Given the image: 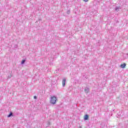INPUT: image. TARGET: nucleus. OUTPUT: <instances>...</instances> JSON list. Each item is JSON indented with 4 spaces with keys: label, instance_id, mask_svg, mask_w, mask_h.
I'll use <instances>...</instances> for the list:
<instances>
[{
    "label": "nucleus",
    "instance_id": "obj_1",
    "mask_svg": "<svg viewBox=\"0 0 128 128\" xmlns=\"http://www.w3.org/2000/svg\"><path fill=\"white\" fill-rule=\"evenodd\" d=\"M57 100L58 98L56 96H51L50 98V104H56Z\"/></svg>",
    "mask_w": 128,
    "mask_h": 128
},
{
    "label": "nucleus",
    "instance_id": "obj_2",
    "mask_svg": "<svg viewBox=\"0 0 128 128\" xmlns=\"http://www.w3.org/2000/svg\"><path fill=\"white\" fill-rule=\"evenodd\" d=\"M66 81V78H64L62 80V86H65Z\"/></svg>",
    "mask_w": 128,
    "mask_h": 128
},
{
    "label": "nucleus",
    "instance_id": "obj_3",
    "mask_svg": "<svg viewBox=\"0 0 128 128\" xmlns=\"http://www.w3.org/2000/svg\"><path fill=\"white\" fill-rule=\"evenodd\" d=\"M12 73H10L9 74H8V76L7 77L8 80H10V78H12Z\"/></svg>",
    "mask_w": 128,
    "mask_h": 128
},
{
    "label": "nucleus",
    "instance_id": "obj_4",
    "mask_svg": "<svg viewBox=\"0 0 128 128\" xmlns=\"http://www.w3.org/2000/svg\"><path fill=\"white\" fill-rule=\"evenodd\" d=\"M84 92L86 94H88V92H90V88H88V87H86L84 89Z\"/></svg>",
    "mask_w": 128,
    "mask_h": 128
},
{
    "label": "nucleus",
    "instance_id": "obj_5",
    "mask_svg": "<svg viewBox=\"0 0 128 128\" xmlns=\"http://www.w3.org/2000/svg\"><path fill=\"white\" fill-rule=\"evenodd\" d=\"M84 120H88V114H86L84 116Z\"/></svg>",
    "mask_w": 128,
    "mask_h": 128
},
{
    "label": "nucleus",
    "instance_id": "obj_6",
    "mask_svg": "<svg viewBox=\"0 0 128 128\" xmlns=\"http://www.w3.org/2000/svg\"><path fill=\"white\" fill-rule=\"evenodd\" d=\"M126 66V63H124L120 65V68H124Z\"/></svg>",
    "mask_w": 128,
    "mask_h": 128
},
{
    "label": "nucleus",
    "instance_id": "obj_7",
    "mask_svg": "<svg viewBox=\"0 0 128 128\" xmlns=\"http://www.w3.org/2000/svg\"><path fill=\"white\" fill-rule=\"evenodd\" d=\"M12 114H13L12 112H10V114L8 116V118H10V116H12Z\"/></svg>",
    "mask_w": 128,
    "mask_h": 128
},
{
    "label": "nucleus",
    "instance_id": "obj_8",
    "mask_svg": "<svg viewBox=\"0 0 128 128\" xmlns=\"http://www.w3.org/2000/svg\"><path fill=\"white\" fill-rule=\"evenodd\" d=\"M24 62H26V60H23L22 61L21 64H24Z\"/></svg>",
    "mask_w": 128,
    "mask_h": 128
},
{
    "label": "nucleus",
    "instance_id": "obj_9",
    "mask_svg": "<svg viewBox=\"0 0 128 128\" xmlns=\"http://www.w3.org/2000/svg\"><path fill=\"white\" fill-rule=\"evenodd\" d=\"M120 9V8L118 7H116L115 8V10H116V12H118V10Z\"/></svg>",
    "mask_w": 128,
    "mask_h": 128
},
{
    "label": "nucleus",
    "instance_id": "obj_10",
    "mask_svg": "<svg viewBox=\"0 0 128 128\" xmlns=\"http://www.w3.org/2000/svg\"><path fill=\"white\" fill-rule=\"evenodd\" d=\"M67 14H70V10H68L66 12Z\"/></svg>",
    "mask_w": 128,
    "mask_h": 128
},
{
    "label": "nucleus",
    "instance_id": "obj_11",
    "mask_svg": "<svg viewBox=\"0 0 128 128\" xmlns=\"http://www.w3.org/2000/svg\"><path fill=\"white\" fill-rule=\"evenodd\" d=\"M34 100H36V98H38V97H36V96H34Z\"/></svg>",
    "mask_w": 128,
    "mask_h": 128
},
{
    "label": "nucleus",
    "instance_id": "obj_12",
    "mask_svg": "<svg viewBox=\"0 0 128 128\" xmlns=\"http://www.w3.org/2000/svg\"><path fill=\"white\" fill-rule=\"evenodd\" d=\"M84 2H88V0H83Z\"/></svg>",
    "mask_w": 128,
    "mask_h": 128
},
{
    "label": "nucleus",
    "instance_id": "obj_13",
    "mask_svg": "<svg viewBox=\"0 0 128 128\" xmlns=\"http://www.w3.org/2000/svg\"><path fill=\"white\" fill-rule=\"evenodd\" d=\"M48 124H50V122H48Z\"/></svg>",
    "mask_w": 128,
    "mask_h": 128
},
{
    "label": "nucleus",
    "instance_id": "obj_14",
    "mask_svg": "<svg viewBox=\"0 0 128 128\" xmlns=\"http://www.w3.org/2000/svg\"><path fill=\"white\" fill-rule=\"evenodd\" d=\"M16 46H18L16 45V46H15V48H16Z\"/></svg>",
    "mask_w": 128,
    "mask_h": 128
},
{
    "label": "nucleus",
    "instance_id": "obj_15",
    "mask_svg": "<svg viewBox=\"0 0 128 128\" xmlns=\"http://www.w3.org/2000/svg\"><path fill=\"white\" fill-rule=\"evenodd\" d=\"M78 128H82V126H80Z\"/></svg>",
    "mask_w": 128,
    "mask_h": 128
},
{
    "label": "nucleus",
    "instance_id": "obj_16",
    "mask_svg": "<svg viewBox=\"0 0 128 128\" xmlns=\"http://www.w3.org/2000/svg\"><path fill=\"white\" fill-rule=\"evenodd\" d=\"M40 20H41V19H40Z\"/></svg>",
    "mask_w": 128,
    "mask_h": 128
}]
</instances>
